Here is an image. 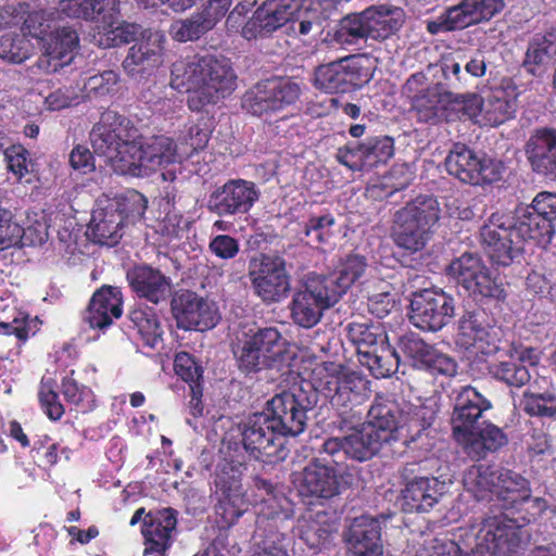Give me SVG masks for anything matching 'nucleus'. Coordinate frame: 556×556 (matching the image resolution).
Listing matches in <instances>:
<instances>
[{"label":"nucleus","instance_id":"obj_20","mask_svg":"<svg viewBox=\"0 0 556 556\" xmlns=\"http://www.w3.org/2000/svg\"><path fill=\"white\" fill-rule=\"evenodd\" d=\"M311 408V402L303 392L295 394L286 391L276 394L267 402L265 413L276 424L282 435L295 437L305 430L307 412Z\"/></svg>","mask_w":556,"mask_h":556},{"label":"nucleus","instance_id":"obj_29","mask_svg":"<svg viewBox=\"0 0 556 556\" xmlns=\"http://www.w3.org/2000/svg\"><path fill=\"white\" fill-rule=\"evenodd\" d=\"M532 170L556 181V129L539 128L525 147Z\"/></svg>","mask_w":556,"mask_h":556},{"label":"nucleus","instance_id":"obj_9","mask_svg":"<svg viewBox=\"0 0 556 556\" xmlns=\"http://www.w3.org/2000/svg\"><path fill=\"white\" fill-rule=\"evenodd\" d=\"M128 153V159L117 166L119 175L142 177L148 175V172L174 164L177 159V146L166 136H153L143 141L140 134V138H136Z\"/></svg>","mask_w":556,"mask_h":556},{"label":"nucleus","instance_id":"obj_24","mask_svg":"<svg viewBox=\"0 0 556 556\" xmlns=\"http://www.w3.org/2000/svg\"><path fill=\"white\" fill-rule=\"evenodd\" d=\"M497 341L495 319L483 307L466 311L458 321V348H489Z\"/></svg>","mask_w":556,"mask_h":556},{"label":"nucleus","instance_id":"obj_34","mask_svg":"<svg viewBox=\"0 0 556 556\" xmlns=\"http://www.w3.org/2000/svg\"><path fill=\"white\" fill-rule=\"evenodd\" d=\"M125 224L106 198L99 199L92 211L87 235L90 240L100 245L114 247L122 238Z\"/></svg>","mask_w":556,"mask_h":556},{"label":"nucleus","instance_id":"obj_33","mask_svg":"<svg viewBox=\"0 0 556 556\" xmlns=\"http://www.w3.org/2000/svg\"><path fill=\"white\" fill-rule=\"evenodd\" d=\"M121 288L103 285L97 289L88 304L86 319L91 328L104 329L123 315Z\"/></svg>","mask_w":556,"mask_h":556},{"label":"nucleus","instance_id":"obj_7","mask_svg":"<svg viewBox=\"0 0 556 556\" xmlns=\"http://www.w3.org/2000/svg\"><path fill=\"white\" fill-rule=\"evenodd\" d=\"M444 165L446 172L460 182L482 188L500 182L506 170L503 161L486 153H477L462 142L453 144Z\"/></svg>","mask_w":556,"mask_h":556},{"label":"nucleus","instance_id":"obj_21","mask_svg":"<svg viewBox=\"0 0 556 556\" xmlns=\"http://www.w3.org/2000/svg\"><path fill=\"white\" fill-rule=\"evenodd\" d=\"M245 468L241 463L225 464L217 476L216 484L220 491L216 513L224 527H231L248 510L250 501L245 497L240 478Z\"/></svg>","mask_w":556,"mask_h":556},{"label":"nucleus","instance_id":"obj_31","mask_svg":"<svg viewBox=\"0 0 556 556\" xmlns=\"http://www.w3.org/2000/svg\"><path fill=\"white\" fill-rule=\"evenodd\" d=\"M127 280L138 298L154 305L166 302L170 293V278L149 265H138L127 273Z\"/></svg>","mask_w":556,"mask_h":556},{"label":"nucleus","instance_id":"obj_38","mask_svg":"<svg viewBox=\"0 0 556 556\" xmlns=\"http://www.w3.org/2000/svg\"><path fill=\"white\" fill-rule=\"evenodd\" d=\"M531 492L529 481L520 473L510 469L497 468L494 504L509 514L519 509L522 500H527Z\"/></svg>","mask_w":556,"mask_h":556},{"label":"nucleus","instance_id":"obj_40","mask_svg":"<svg viewBox=\"0 0 556 556\" xmlns=\"http://www.w3.org/2000/svg\"><path fill=\"white\" fill-rule=\"evenodd\" d=\"M367 260L363 255L349 254L328 275L317 276L332 298L338 302L343 294L365 274Z\"/></svg>","mask_w":556,"mask_h":556},{"label":"nucleus","instance_id":"obj_50","mask_svg":"<svg viewBox=\"0 0 556 556\" xmlns=\"http://www.w3.org/2000/svg\"><path fill=\"white\" fill-rule=\"evenodd\" d=\"M346 336L350 342L361 348L390 345V338L387 333L386 327L379 323H350L346 327Z\"/></svg>","mask_w":556,"mask_h":556},{"label":"nucleus","instance_id":"obj_53","mask_svg":"<svg viewBox=\"0 0 556 556\" xmlns=\"http://www.w3.org/2000/svg\"><path fill=\"white\" fill-rule=\"evenodd\" d=\"M413 366L432 375L453 376L457 371L456 362L439 350H409Z\"/></svg>","mask_w":556,"mask_h":556},{"label":"nucleus","instance_id":"obj_15","mask_svg":"<svg viewBox=\"0 0 556 556\" xmlns=\"http://www.w3.org/2000/svg\"><path fill=\"white\" fill-rule=\"evenodd\" d=\"M241 434L245 451L255 459L271 463L283 458V435L267 413L261 412L249 416Z\"/></svg>","mask_w":556,"mask_h":556},{"label":"nucleus","instance_id":"obj_14","mask_svg":"<svg viewBox=\"0 0 556 556\" xmlns=\"http://www.w3.org/2000/svg\"><path fill=\"white\" fill-rule=\"evenodd\" d=\"M293 482L304 498L329 500L351 485L352 476L346 471L338 472L336 468L315 460L295 473Z\"/></svg>","mask_w":556,"mask_h":556},{"label":"nucleus","instance_id":"obj_48","mask_svg":"<svg viewBox=\"0 0 556 556\" xmlns=\"http://www.w3.org/2000/svg\"><path fill=\"white\" fill-rule=\"evenodd\" d=\"M358 362L366 366L377 379L387 378L396 372L400 356L396 350H355Z\"/></svg>","mask_w":556,"mask_h":556},{"label":"nucleus","instance_id":"obj_42","mask_svg":"<svg viewBox=\"0 0 556 556\" xmlns=\"http://www.w3.org/2000/svg\"><path fill=\"white\" fill-rule=\"evenodd\" d=\"M382 444L396 439L401 434L400 410L392 403L376 402L367 414V419L362 424Z\"/></svg>","mask_w":556,"mask_h":556},{"label":"nucleus","instance_id":"obj_5","mask_svg":"<svg viewBox=\"0 0 556 556\" xmlns=\"http://www.w3.org/2000/svg\"><path fill=\"white\" fill-rule=\"evenodd\" d=\"M447 275L464 288L468 296L481 307L504 303L507 292L502 279L477 254L465 252L447 266Z\"/></svg>","mask_w":556,"mask_h":556},{"label":"nucleus","instance_id":"obj_36","mask_svg":"<svg viewBox=\"0 0 556 556\" xmlns=\"http://www.w3.org/2000/svg\"><path fill=\"white\" fill-rule=\"evenodd\" d=\"M447 491V483L437 477H416L402 491L404 505L410 511H429Z\"/></svg>","mask_w":556,"mask_h":556},{"label":"nucleus","instance_id":"obj_45","mask_svg":"<svg viewBox=\"0 0 556 556\" xmlns=\"http://www.w3.org/2000/svg\"><path fill=\"white\" fill-rule=\"evenodd\" d=\"M532 350H509V359L502 361L495 375L498 379L505 381L509 386L521 387L530 379V374L527 364L534 365L536 357H533L530 352Z\"/></svg>","mask_w":556,"mask_h":556},{"label":"nucleus","instance_id":"obj_13","mask_svg":"<svg viewBox=\"0 0 556 556\" xmlns=\"http://www.w3.org/2000/svg\"><path fill=\"white\" fill-rule=\"evenodd\" d=\"M504 8L503 0H462L447 8L435 20L427 22L431 35L465 29L471 25L490 21Z\"/></svg>","mask_w":556,"mask_h":556},{"label":"nucleus","instance_id":"obj_11","mask_svg":"<svg viewBox=\"0 0 556 556\" xmlns=\"http://www.w3.org/2000/svg\"><path fill=\"white\" fill-rule=\"evenodd\" d=\"M248 277L254 293L267 304L288 296L291 283L286 262L280 256L260 254L249 261Z\"/></svg>","mask_w":556,"mask_h":556},{"label":"nucleus","instance_id":"obj_8","mask_svg":"<svg viewBox=\"0 0 556 556\" xmlns=\"http://www.w3.org/2000/svg\"><path fill=\"white\" fill-rule=\"evenodd\" d=\"M482 245L492 263L508 266L523 248L510 213L494 212L480 231Z\"/></svg>","mask_w":556,"mask_h":556},{"label":"nucleus","instance_id":"obj_62","mask_svg":"<svg viewBox=\"0 0 556 556\" xmlns=\"http://www.w3.org/2000/svg\"><path fill=\"white\" fill-rule=\"evenodd\" d=\"M523 408L532 416H554L556 415V396L549 392L526 393Z\"/></svg>","mask_w":556,"mask_h":556},{"label":"nucleus","instance_id":"obj_63","mask_svg":"<svg viewBox=\"0 0 556 556\" xmlns=\"http://www.w3.org/2000/svg\"><path fill=\"white\" fill-rule=\"evenodd\" d=\"M39 400L42 408L50 419L59 420L63 416L64 408L59 401L58 393L54 391L53 379L42 378L39 390Z\"/></svg>","mask_w":556,"mask_h":556},{"label":"nucleus","instance_id":"obj_39","mask_svg":"<svg viewBox=\"0 0 556 556\" xmlns=\"http://www.w3.org/2000/svg\"><path fill=\"white\" fill-rule=\"evenodd\" d=\"M519 237L525 241H533L539 245H547L556 233L546 216L542 215L531 201L528 205H518L514 213Z\"/></svg>","mask_w":556,"mask_h":556},{"label":"nucleus","instance_id":"obj_52","mask_svg":"<svg viewBox=\"0 0 556 556\" xmlns=\"http://www.w3.org/2000/svg\"><path fill=\"white\" fill-rule=\"evenodd\" d=\"M288 350H236L235 356L239 367L247 371H258L263 368L281 369L280 363Z\"/></svg>","mask_w":556,"mask_h":556},{"label":"nucleus","instance_id":"obj_16","mask_svg":"<svg viewBox=\"0 0 556 556\" xmlns=\"http://www.w3.org/2000/svg\"><path fill=\"white\" fill-rule=\"evenodd\" d=\"M394 155V140L389 136H371L346 142L338 148L336 160L352 172H368L384 165Z\"/></svg>","mask_w":556,"mask_h":556},{"label":"nucleus","instance_id":"obj_26","mask_svg":"<svg viewBox=\"0 0 556 556\" xmlns=\"http://www.w3.org/2000/svg\"><path fill=\"white\" fill-rule=\"evenodd\" d=\"M176 525V511L172 508L149 513L141 530L144 539L143 556H164L172 545Z\"/></svg>","mask_w":556,"mask_h":556},{"label":"nucleus","instance_id":"obj_12","mask_svg":"<svg viewBox=\"0 0 556 556\" xmlns=\"http://www.w3.org/2000/svg\"><path fill=\"white\" fill-rule=\"evenodd\" d=\"M371 76L370 68L364 66L358 58L349 56L317 66L313 83L327 93H348L369 83Z\"/></svg>","mask_w":556,"mask_h":556},{"label":"nucleus","instance_id":"obj_30","mask_svg":"<svg viewBox=\"0 0 556 556\" xmlns=\"http://www.w3.org/2000/svg\"><path fill=\"white\" fill-rule=\"evenodd\" d=\"M344 540L348 552L353 556H383L380 522L372 517L355 518Z\"/></svg>","mask_w":556,"mask_h":556},{"label":"nucleus","instance_id":"obj_47","mask_svg":"<svg viewBox=\"0 0 556 556\" xmlns=\"http://www.w3.org/2000/svg\"><path fill=\"white\" fill-rule=\"evenodd\" d=\"M269 78L250 87L242 96L241 106L251 115L263 117L277 113Z\"/></svg>","mask_w":556,"mask_h":556},{"label":"nucleus","instance_id":"obj_37","mask_svg":"<svg viewBox=\"0 0 556 556\" xmlns=\"http://www.w3.org/2000/svg\"><path fill=\"white\" fill-rule=\"evenodd\" d=\"M438 410V403L432 397L405 404L400 409L401 435L409 439V442L420 440L434 421Z\"/></svg>","mask_w":556,"mask_h":556},{"label":"nucleus","instance_id":"obj_25","mask_svg":"<svg viewBox=\"0 0 556 556\" xmlns=\"http://www.w3.org/2000/svg\"><path fill=\"white\" fill-rule=\"evenodd\" d=\"M78 47L79 37L75 28L58 27L45 39V52L37 61L38 68L48 73L58 72L72 61Z\"/></svg>","mask_w":556,"mask_h":556},{"label":"nucleus","instance_id":"obj_43","mask_svg":"<svg viewBox=\"0 0 556 556\" xmlns=\"http://www.w3.org/2000/svg\"><path fill=\"white\" fill-rule=\"evenodd\" d=\"M370 38L384 40L397 33L405 23V12L393 5H371L364 10Z\"/></svg>","mask_w":556,"mask_h":556},{"label":"nucleus","instance_id":"obj_41","mask_svg":"<svg viewBox=\"0 0 556 556\" xmlns=\"http://www.w3.org/2000/svg\"><path fill=\"white\" fill-rule=\"evenodd\" d=\"M517 87L505 81L483 99V124L497 127L514 118L517 109Z\"/></svg>","mask_w":556,"mask_h":556},{"label":"nucleus","instance_id":"obj_54","mask_svg":"<svg viewBox=\"0 0 556 556\" xmlns=\"http://www.w3.org/2000/svg\"><path fill=\"white\" fill-rule=\"evenodd\" d=\"M106 200L112 206H115L116 213H119L124 224L128 220L135 223L141 219L148 207L147 198L135 189H128L113 198H106Z\"/></svg>","mask_w":556,"mask_h":556},{"label":"nucleus","instance_id":"obj_60","mask_svg":"<svg viewBox=\"0 0 556 556\" xmlns=\"http://www.w3.org/2000/svg\"><path fill=\"white\" fill-rule=\"evenodd\" d=\"M62 393L68 403L80 408L83 412L94 407V395L91 389L77 383L73 378L66 377L63 379Z\"/></svg>","mask_w":556,"mask_h":556},{"label":"nucleus","instance_id":"obj_1","mask_svg":"<svg viewBox=\"0 0 556 556\" xmlns=\"http://www.w3.org/2000/svg\"><path fill=\"white\" fill-rule=\"evenodd\" d=\"M518 526L509 514L483 518L448 534L432 531L414 540L415 556H513L520 545Z\"/></svg>","mask_w":556,"mask_h":556},{"label":"nucleus","instance_id":"obj_18","mask_svg":"<svg viewBox=\"0 0 556 556\" xmlns=\"http://www.w3.org/2000/svg\"><path fill=\"white\" fill-rule=\"evenodd\" d=\"M170 309L177 326L186 330L212 329L220 318L213 301L187 289H179L172 295Z\"/></svg>","mask_w":556,"mask_h":556},{"label":"nucleus","instance_id":"obj_58","mask_svg":"<svg viewBox=\"0 0 556 556\" xmlns=\"http://www.w3.org/2000/svg\"><path fill=\"white\" fill-rule=\"evenodd\" d=\"M271 92L274 94L275 106L277 113H280L290 106L294 105L302 93L301 86L286 77H271L269 78Z\"/></svg>","mask_w":556,"mask_h":556},{"label":"nucleus","instance_id":"obj_17","mask_svg":"<svg viewBox=\"0 0 556 556\" xmlns=\"http://www.w3.org/2000/svg\"><path fill=\"white\" fill-rule=\"evenodd\" d=\"M409 320L422 330L438 331L454 315V299L443 290L422 289L410 299Z\"/></svg>","mask_w":556,"mask_h":556},{"label":"nucleus","instance_id":"obj_3","mask_svg":"<svg viewBox=\"0 0 556 556\" xmlns=\"http://www.w3.org/2000/svg\"><path fill=\"white\" fill-rule=\"evenodd\" d=\"M96 43L103 49L119 47L135 41L123 67L129 75L143 74L162 63L164 36L157 31L142 29L136 23L123 22L108 27L93 36Z\"/></svg>","mask_w":556,"mask_h":556},{"label":"nucleus","instance_id":"obj_51","mask_svg":"<svg viewBox=\"0 0 556 556\" xmlns=\"http://www.w3.org/2000/svg\"><path fill=\"white\" fill-rule=\"evenodd\" d=\"M370 38L367 20L364 17V11L351 13L341 18L334 34L333 41L346 49L350 46L357 45L361 40Z\"/></svg>","mask_w":556,"mask_h":556},{"label":"nucleus","instance_id":"obj_27","mask_svg":"<svg viewBox=\"0 0 556 556\" xmlns=\"http://www.w3.org/2000/svg\"><path fill=\"white\" fill-rule=\"evenodd\" d=\"M491 402L486 400L476 388L462 387L457 391L452 415V427L455 439H464L470 429L478 425L483 412L491 408Z\"/></svg>","mask_w":556,"mask_h":556},{"label":"nucleus","instance_id":"obj_35","mask_svg":"<svg viewBox=\"0 0 556 556\" xmlns=\"http://www.w3.org/2000/svg\"><path fill=\"white\" fill-rule=\"evenodd\" d=\"M450 98V90H445L443 84L429 86L412 97V111L419 123L447 122Z\"/></svg>","mask_w":556,"mask_h":556},{"label":"nucleus","instance_id":"obj_64","mask_svg":"<svg viewBox=\"0 0 556 556\" xmlns=\"http://www.w3.org/2000/svg\"><path fill=\"white\" fill-rule=\"evenodd\" d=\"M176 374L181 377L182 380L191 384H200L203 369L199 362L188 352H179L174 362Z\"/></svg>","mask_w":556,"mask_h":556},{"label":"nucleus","instance_id":"obj_19","mask_svg":"<svg viewBox=\"0 0 556 556\" xmlns=\"http://www.w3.org/2000/svg\"><path fill=\"white\" fill-rule=\"evenodd\" d=\"M303 0H265L245 22L241 35L247 40L266 37L288 22L295 21Z\"/></svg>","mask_w":556,"mask_h":556},{"label":"nucleus","instance_id":"obj_59","mask_svg":"<svg viewBox=\"0 0 556 556\" xmlns=\"http://www.w3.org/2000/svg\"><path fill=\"white\" fill-rule=\"evenodd\" d=\"M211 29V22H206L199 12L173 25L174 39L180 42L198 40Z\"/></svg>","mask_w":556,"mask_h":556},{"label":"nucleus","instance_id":"obj_2","mask_svg":"<svg viewBox=\"0 0 556 556\" xmlns=\"http://www.w3.org/2000/svg\"><path fill=\"white\" fill-rule=\"evenodd\" d=\"M170 86L189 92L188 108L201 112L236 90L237 75L230 60L225 56L193 54L172 64Z\"/></svg>","mask_w":556,"mask_h":556},{"label":"nucleus","instance_id":"obj_56","mask_svg":"<svg viewBox=\"0 0 556 556\" xmlns=\"http://www.w3.org/2000/svg\"><path fill=\"white\" fill-rule=\"evenodd\" d=\"M34 53V45L28 38L21 35L4 34L0 36V58L13 63L21 64L28 60Z\"/></svg>","mask_w":556,"mask_h":556},{"label":"nucleus","instance_id":"obj_57","mask_svg":"<svg viewBox=\"0 0 556 556\" xmlns=\"http://www.w3.org/2000/svg\"><path fill=\"white\" fill-rule=\"evenodd\" d=\"M336 225L334 216L327 212L323 215H309L307 220L302 225L303 235L312 242L317 244H326L333 236V227Z\"/></svg>","mask_w":556,"mask_h":556},{"label":"nucleus","instance_id":"obj_22","mask_svg":"<svg viewBox=\"0 0 556 556\" xmlns=\"http://www.w3.org/2000/svg\"><path fill=\"white\" fill-rule=\"evenodd\" d=\"M260 192L253 181L229 179L208 197L207 208L218 216L244 215L258 200Z\"/></svg>","mask_w":556,"mask_h":556},{"label":"nucleus","instance_id":"obj_32","mask_svg":"<svg viewBox=\"0 0 556 556\" xmlns=\"http://www.w3.org/2000/svg\"><path fill=\"white\" fill-rule=\"evenodd\" d=\"M62 11L70 17L94 22L98 28L108 29L121 17L119 0H66Z\"/></svg>","mask_w":556,"mask_h":556},{"label":"nucleus","instance_id":"obj_55","mask_svg":"<svg viewBox=\"0 0 556 556\" xmlns=\"http://www.w3.org/2000/svg\"><path fill=\"white\" fill-rule=\"evenodd\" d=\"M450 96L447 122L463 118L473 119L480 114L483 116V99L479 94L450 91Z\"/></svg>","mask_w":556,"mask_h":556},{"label":"nucleus","instance_id":"obj_28","mask_svg":"<svg viewBox=\"0 0 556 556\" xmlns=\"http://www.w3.org/2000/svg\"><path fill=\"white\" fill-rule=\"evenodd\" d=\"M382 445L375 435L361 425L348 435L327 439L323 444V451L332 457L343 453L346 457L357 462H366L374 457Z\"/></svg>","mask_w":556,"mask_h":556},{"label":"nucleus","instance_id":"obj_61","mask_svg":"<svg viewBox=\"0 0 556 556\" xmlns=\"http://www.w3.org/2000/svg\"><path fill=\"white\" fill-rule=\"evenodd\" d=\"M23 233L24 228L14 219L13 213L0 207V251L16 244Z\"/></svg>","mask_w":556,"mask_h":556},{"label":"nucleus","instance_id":"obj_46","mask_svg":"<svg viewBox=\"0 0 556 556\" xmlns=\"http://www.w3.org/2000/svg\"><path fill=\"white\" fill-rule=\"evenodd\" d=\"M497 467L471 466L464 475L463 483L465 490L477 500L494 501Z\"/></svg>","mask_w":556,"mask_h":556},{"label":"nucleus","instance_id":"obj_23","mask_svg":"<svg viewBox=\"0 0 556 556\" xmlns=\"http://www.w3.org/2000/svg\"><path fill=\"white\" fill-rule=\"evenodd\" d=\"M320 280L311 278L304 290L294 293L291 302V317L293 321L304 328L315 326L323 315V311L333 306L337 301Z\"/></svg>","mask_w":556,"mask_h":556},{"label":"nucleus","instance_id":"obj_4","mask_svg":"<svg viewBox=\"0 0 556 556\" xmlns=\"http://www.w3.org/2000/svg\"><path fill=\"white\" fill-rule=\"evenodd\" d=\"M441 208L434 195L420 194L394 215L393 240L409 252L421 251L440 220Z\"/></svg>","mask_w":556,"mask_h":556},{"label":"nucleus","instance_id":"obj_10","mask_svg":"<svg viewBox=\"0 0 556 556\" xmlns=\"http://www.w3.org/2000/svg\"><path fill=\"white\" fill-rule=\"evenodd\" d=\"M312 381L315 390L334 405H346L367 389V380L333 362L316 365L312 372Z\"/></svg>","mask_w":556,"mask_h":556},{"label":"nucleus","instance_id":"obj_49","mask_svg":"<svg viewBox=\"0 0 556 556\" xmlns=\"http://www.w3.org/2000/svg\"><path fill=\"white\" fill-rule=\"evenodd\" d=\"M128 317L143 339L144 344L153 348L162 336V328L155 309L147 304H136L130 309Z\"/></svg>","mask_w":556,"mask_h":556},{"label":"nucleus","instance_id":"obj_6","mask_svg":"<svg viewBox=\"0 0 556 556\" xmlns=\"http://www.w3.org/2000/svg\"><path fill=\"white\" fill-rule=\"evenodd\" d=\"M140 131L126 116L113 110H106L90 131V141L94 153L106 156L113 170L119 175L118 165L127 160L130 146Z\"/></svg>","mask_w":556,"mask_h":556},{"label":"nucleus","instance_id":"obj_44","mask_svg":"<svg viewBox=\"0 0 556 556\" xmlns=\"http://www.w3.org/2000/svg\"><path fill=\"white\" fill-rule=\"evenodd\" d=\"M464 445L469 455L476 458L484 457L486 452H494L507 443L505 433L493 424L483 422L470 429L464 439H456Z\"/></svg>","mask_w":556,"mask_h":556}]
</instances>
